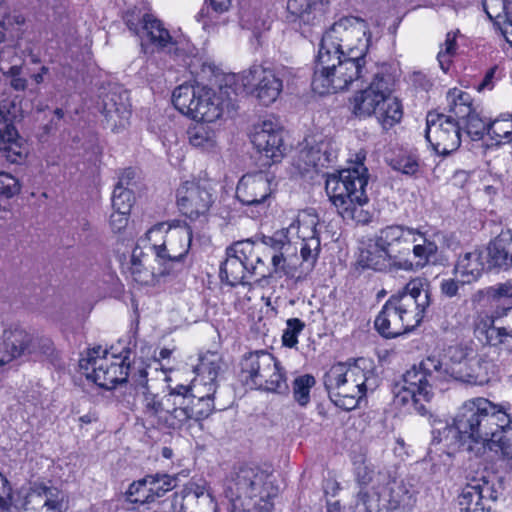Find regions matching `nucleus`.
<instances>
[{
  "mask_svg": "<svg viewBox=\"0 0 512 512\" xmlns=\"http://www.w3.org/2000/svg\"><path fill=\"white\" fill-rule=\"evenodd\" d=\"M369 44V27L364 19L345 16L334 22L319 44L313 91L319 95L337 93L363 79Z\"/></svg>",
  "mask_w": 512,
  "mask_h": 512,
  "instance_id": "obj_1",
  "label": "nucleus"
},
{
  "mask_svg": "<svg viewBox=\"0 0 512 512\" xmlns=\"http://www.w3.org/2000/svg\"><path fill=\"white\" fill-rule=\"evenodd\" d=\"M494 375V362L480 355L464 358L452 364L443 363L437 357L429 356L405 372L403 385L396 392L395 400L402 405L411 402L420 415H426L429 411L426 403L432 400L433 388L438 383L453 379L472 385H484Z\"/></svg>",
  "mask_w": 512,
  "mask_h": 512,
  "instance_id": "obj_2",
  "label": "nucleus"
},
{
  "mask_svg": "<svg viewBox=\"0 0 512 512\" xmlns=\"http://www.w3.org/2000/svg\"><path fill=\"white\" fill-rule=\"evenodd\" d=\"M511 424L512 404H495L477 397L458 408L452 425L438 430V441L478 455L489 443L497 445Z\"/></svg>",
  "mask_w": 512,
  "mask_h": 512,
  "instance_id": "obj_3",
  "label": "nucleus"
},
{
  "mask_svg": "<svg viewBox=\"0 0 512 512\" xmlns=\"http://www.w3.org/2000/svg\"><path fill=\"white\" fill-rule=\"evenodd\" d=\"M430 304L428 281L413 278L385 302L374 321L375 329L385 338L410 332L420 325Z\"/></svg>",
  "mask_w": 512,
  "mask_h": 512,
  "instance_id": "obj_4",
  "label": "nucleus"
},
{
  "mask_svg": "<svg viewBox=\"0 0 512 512\" xmlns=\"http://www.w3.org/2000/svg\"><path fill=\"white\" fill-rule=\"evenodd\" d=\"M368 178V169L363 163L327 177L326 193L342 218L360 224L370 222L371 214L364 209L369 202L366 194Z\"/></svg>",
  "mask_w": 512,
  "mask_h": 512,
  "instance_id": "obj_5",
  "label": "nucleus"
},
{
  "mask_svg": "<svg viewBox=\"0 0 512 512\" xmlns=\"http://www.w3.org/2000/svg\"><path fill=\"white\" fill-rule=\"evenodd\" d=\"M422 236L418 229L404 225H388L380 229L373 245L361 253L360 264L380 272H398L400 269H411L412 261L406 256L410 253L408 236Z\"/></svg>",
  "mask_w": 512,
  "mask_h": 512,
  "instance_id": "obj_6",
  "label": "nucleus"
},
{
  "mask_svg": "<svg viewBox=\"0 0 512 512\" xmlns=\"http://www.w3.org/2000/svg\"><path fill=\"white\" fill-rule=\"evenodd\" d=\"M323 382L330 400L337 407L353 410L367 389L375 384L372 363L365 358L350 364L337 363L324 374Z\"/></svg>",
  "mask_w": 512,
  "mask_h": 512,
  "instance_id": "obj_7",
  "label": "nucleus"
},
{
  "mask_svg": "<svg viewBox=\"0 0 512 512\" xmlns=\"http://www.w3.org/2000/svg\"><path fill=\"white\" fill-rule=\"evenodd\" d=\"M269 474L258 466H235L226 476L223 484V495L228 500L230 512H249L253 498H264L265 485Z\"/></svg>",
  "mask_w": 512,
  "mask_h": 512,
  "instance_id": "obj_8",
  "label": "nucleus"
},
{
  "mask_svg": "<svg viewBox=\"0 0 512 512\" xmlns=\"http://www.w3.org/2000/svg\"><path fill=\"white\" fill-rule=\"evenodd\" d=\"M146 238L151 243V249L156 255V261L162 267L160 275L181 269L182 260L188 253L192 232L185 230H172L166 223H158L149 229Z\"/></svg>",
  "mask_w": 512,
  "mask_h": 512,
  "instance_id": "obj_9",
  "label": "nucleus"
},
{
  "mask_svg": "<svg viewBox=\"0 0 512 512\" xmlns=\"http://www.w3.org/2000/svg\"><path fill=\"white\" fill-rule=\"evenodd\" d=\"M267 270L261 247L247 239L234 242L226 248V259L220 266L219 276L222 282L234 287L246 284V273L266 277Z\"/></svg>",
  "mask_w": 512,
  "mask_h": 512,
  "instance_id": "obj_10",
  "label": "nucleus"
},
{
  "mask_svg": "<svg viewBox=\"0 0 512 512\" xmlns=\"http://www.w3.org/2000/svg\"><path fill=\"white\" fill-rule=\"evenodd\" d=\"M107 349L101 346L87 351L86 356L80 358L79 367L88 380L106 390H111L127 381L130 366L125 364V359L120 362L108 358Z\"/></svg>",
  "mask_w": 512,
  "mask_h": 512,
  "instance_id": "obj_11",
  "label": "nucleus"
},
{
  "mask_svg": "<svg viewBox=\"0 0 512 512\" xmlns=\"http://www.w3.org/2000/svg\"><path fill=\"white\" fill-rule=\"evenodd\" d=\"M186 392L185 385L179 384L157 400L147 398L145 415L154 418L156 424L162 428L181 430L192 426L188 406L185 403Z\"/></svg>",
  "mask_w": 512,
  "mask_h": 512,
  "instance_id": "obj_12",
  "label": "nucleus"
},
{
  "mask_svg": "<svg viewBox=\"0 0 512 512\" xmlns=\"http://www.w3.org/2000/svg\"><path fill=\"white\" fill-rule=\"evenodd\" d=\"M500 481L494 475L481 473L469 479L458 497L461 512H491L499 497Z\"/></svg>",
  "mask_w": 512,
  "mask_h": 512,
  "instance_id": "obj_13",
  "label": "nucleus"
},
{
  "mask_svg": "<svg viewBox=\"0 0 512 512\" xmlns=\"http://www.w3.org/2000/svg\"><path fill=\"white\" fill-rule=\"evenodd\" d=\"M290 73L287 68L274 71L260 64H253L241 73L240 78L243 86L251 88L259 101L268 106L277 100L283 89V82Z\"/></svg>",
  "mask_w": 512,
  "mask_h": 512,
  "instance_id": "obj_14",
  "label": "nucleus"
},
{
  "mask_svg": "<svg viewBox=\"0 0 512 512\" xmlns=\"http://www.w3.org/2000/svg\"><path fill=\"white\" fill-rule=\"evenodd\" d=\"M425 138L439 155H449L461 145V126L453 118L436 111L426 116Z\"/></svg>",
  "mask_w": 512,
  "mask_h": 512,
  "instance_id": "obj_15",
  "label": "nucleus"
},
{
  "mask_svg": "<svg viewBox=\"0 0 512 512\" xmlns=\"http://www.w3.org/2000/svg\"><path fill=\"white\" fill-rule=\"evenodd\" d=\"M294 225L288 228L276 231L272 236H264L261 244L256 246L261 247V255L263 261L269 257L272 262V270L268 268L266 271L267 276L274 274L285 275L293 277L296 267L288 263V257L295 255L297 248L292 245L289 234L293 232Z\"/></svg>",
  "mask_w": 512,
  "mask_h": 512,
  "instance_id": "obj_16",
  "label": "nucleus"
},
{
  "mask_svg": "<svg viewBox=\"0 0 512 512\" xmlns=\"http://www.w3.org/2000/svg\"><path fill=\"white\" fill-rule=\"evenodd\" d=\"M213 202V187L209 181H187L177 189L178 208L191 221L205 218Z\"/></svg>",
  "mask_w": 512,
  "mask_h": 512,
  "instance_id": "obj_17",
  "label": "nucleus"
},
{
  "mask_svg": "<svg viewBox=\"0 0 512 512\" xmlns=\"http://www.w3.org/2000/svg\"><path fill=\"white\" fill-rule=\"evenodd\" d=\"M395 77L389 67L383 65L374 73L370 85L355 95L353 100V113L358 117L375 115L384 96L393 92Z\"/></svg>",
  "mask_w": 512,
  "mask_h": 512,
  "instance_id": "obj_18",
  "label": "nucleus"
},
{
  "mask_svg": "<svg viewBox=\"0 0 512 512\" xmlns=\"http://www.w3.org/2000/svg\"><path fill=\"white\" fill-rule=\"evenodd\" d=\"M276 187L272 172L258 171L242 176L236 188V197L244 205L265 207Z\"/></svg>",
  "mask_w": 512,
  "mask_h": 512,
  "instance_id": "obj_19",
  "label": "nucleus"
},
{
  "mask_svg": "<svg viewBox=\"0 0 512 512\" xmlns=\"http://www.w3.org/2000/svg\"><path fill=\"white\" fill-rule=\"evenodd\" d=\"M477 330L486 344L512 352V307H498L490 316L481 318Z\"/></svg>",
  "mask_w": 512,
  "mask_h": 512,
  "instance_id": "obj_20",
  "label": "nucleus"
},
{
  "mask_svg": "<svg viewBox=\"0 0 512 512\" xmlns=\"http://www.w3.org/2000/svg\"><path fill=\"white\" fill-rule=\"evenodd\" d=\"M36 337L18 326L5 329L0 324V366L25 354L38 355Z\"/></svg>",
  "mask_w": 512,
  "mask_h": 512,
  "instance_id": "obj_21",
  "label": "nucleus"
},
{
  "mask_svg": "<svg viewBox=\"0 0 512 512\" xmlns=\"http://www.w3.org/2000/svg\"><path fill=\"white\" fill-rule=\"evenodd\" d=\"M141 23L143 32L158 52L173 58H180L189 52L188 44L174 39L163 23L153 15L144 14Z\"/></svg>",
  "mask_w": 512,
  "mask_h": 512,
  "instance_id": "obj_22",
  "label": "nucleus"
},
{
  "mask_svg": "<svg viewBox=\"0 0 512 512\" xmlns=\"http://www.w3.org/2000/svg\"><path fill=\"white\" fill-rule=\"evenodd\" d=\"M275 360V357L265 350L244 354L239 363L241 382L250 388H256L264 381L263 378L274 369Z\"/></svg>",
  "mask_w": 512,
  "mask_h": 512,
  "instance_id": "obj_23",
  "label": "nucleus"
},
{
  "mask_svg": "<svg viewBox=\"0 0 512 512\" xmlns=\"http://www.w3.org/2000/svg\"><path fill=\"white\" fill-rule=\"evenodd\" d=\"M254 147L272 163H278L284 156L285 146L283 144L282 130L272 122H263L260 129H257L251 136Z\"/></svg>",
  "mask_w": 512,
  "mask_h": 512,
  "instance_id": "obj_24",
  "label": "nucleus"
},
{
  "mask_svg": "<svg viewBox=\"0 0 512 512\" xmlns=\"http://www.w3.org/2000/svg\"><path fill=\"white\" fill-rule=\"evenodd\" d=\"M102 113L112 131L125 127L131 115L127 91L116 88L107 92L102 99Z\"/></svg>",
  "mask_w": 512,
  "mask_h": 512,
  "instance_id": "obj_25",
  "label": "nucleus"
},
{
  "mask_svg": "<svg viewBox=\"0 0 512 512\" xmlns=\"http://www.w3.org/2000/svg\"><path fill=\"white\" fill-rule=\"evenodd\" d=\"M0 152L7 161L21 163L28 154L26 141L0 110Z\"/></svg>",
  "mask_w": 512,
  "mask_h": 512,
  "instance_id": "obj_26",
  "label": "nucleus"
},
{
  "mask_svg": "<svg viewBox=\"0 0 512 512\" xmlns=\"http://www.w3.org/2000/svg\"><path fill=\"white\" fill-rule=\"evenodd\" d=\"M487 270L508 271L512 269V231H502L489 242L485 249Z\"/></svg>",
  "mask_w": 512,
  "mask_h": 512,
  "instance_id": "obj_27",
  "label": "nucleus"
},
{
  "mask_svg": "<svg viewBox=\"0 0 512 512\" xmlns=\"http://www.w3.org/2000/svg\"><path fill=\"white\" fill-rule=\"evenodd\" d=\"M386 510H400L406 512L415 503V490L404 479L392 478L381 490Z\"/></svg>",
  "mask_w": 512,
  "mask_h": 512,
  "instance_id": "obj_28",
  "label": "nucleus"
},
{
  "mask_svg": "<svg viewBox=\"0 0 512 512\" xmlns=\"http://www.w3.org/2000/svg\"><path fill=\"white\" fill-rule=\"evenodd\" d=\"M223 368L224 362L218 353H205L200 356L199 363L194 369L197 377L192 384L195 388H208L210 394H215L218 387L217 378L223 372Z\"/></svg>",
  "mask_w": 512,
  "mask_h": 512,
  "instance_id": "obj_29",
  "label": "nucleus"
},
{
  "mask_svg": "<svg viewBox=\"0 0 512 512\" xmlns=\"http://www.w3.org/2000/svg\"><path fill=\"white\" fill-rule=\"evenodd\" d=\"M225 102L215 91L208 87H201L198 91L191 118L196 121L214 122L221 117Z\"/></svg>",
  "mask_w": 512,
  "mask_h": 512,
  "instance_id": "obj_30",
  "label": "nucleus"
},
{
  "mask_svg": "<svg viewBox=\"0 0 512 512\" xmlns=\"http://www.w3.org/2000/svg\"><path fill=\"white\" fill-rule=\"evenodd\" d=\"M65 498L62 490L40 483L31 488L27 502L40 506V512H63Z\"/></svg>",
  "mask_w": 512,
  "mask_h": 512,
  "instance_id": "obj_31",
  "label": "nucleus"
},
{
  "mask_svg": "<svg viewBox=\"0 0 512 512\" xmlns=\"http://www.w3.org/2000/svg\"><path fill=\"white\" fill-rule=\"evenodd\" d=\"M185 403L188 406V412L191 416L192 424H195L211 415L214 407L213 396L208 392V388H195L194 385H185Z\"/></svg>",
  "mask_w": 512,
  "mask_h": 512,
  "instance_id": "obj_32",
  "label": "nucleus"
},
{
  "mask_svg": "<svg viewBox=\"0 0 512 512\" xmlns=\"http://www.w3.org/2000/svg\"><path fill=\"white\" fill-rule=\"evenodd\" d=\"M482 6L490 20L502 24L501 32L512 47V0H483Z\"/></svg>",
  "mask_w": 512,
  "mask_h": 512,
  "instance_id": "obj_33",
  "label": "nucleus"
},
{
  "mask_svg": "<svg viewBox=\"0 0 512 512\" xmlns=\"http://www.w3.org/2000/svg\"><path fill=\"white\" fill-rule=\"evenodd\" d=\"M301 160L314 168L325 167L330 164L335 155L330 148V142L326 139L306 140V146L300 152Z\"/></svg>",
  "mask_w": 512,
  "mask_h": 512,
  "instance_id": "obj_34",
  "label": "nucleus"
},
{
  "mask_svg": "<svg viewBox=\"0 0 512 512\" xmlns=\"http://www.w3.org/2000/svg\"><path fill=\"white\" fill-rule=\"evenodd\" d=\"M485 269H487L485 250H475L461 255L454 270L463 278V282L470 283L478 280Z\"/></svg>",
  "mask_w": 512,
  "mask_h": 512,
  "instance_id": "obj_35",
  "label": "nucleus"
},
{
  "mask_svg": "<svg viewBox=\"0 0 512 512\" xmlns=\"http://www.w3.org/2000/svg\"><path fill=\"white\" fill-rule=\"evenodd\" d=\"M388 93L375 113V117L384 129H389L399 123L403 117V108L401 102Z\"/></svg>",
  "mask_w": 512,
  "mask_h": 512,
  "instance_id": "obj_36",
  "label": "nucleus"
},
{
  "mask_svg": "<svg viewBox=\"0 0 512 512\" xmlns=\"http://www.w3.org/2000/svg\"><path fill=\"white\" fill-rule=\"evenodd\" d=\"M211 122L197 121L187 130L189 143L202 150H211L216 146V132Z\"/></svg>",
  "mask_w": 512,
  "mask_h": 512,
  "instance_id": "obj_37",
  "label": "nucleus"
},
{
  "mask_svg": "<svg viewBox=\"0 0 512 512\" xmlns=\"http://www.w3.org/2000/svg\"><path fill=\"white\" fill-rule=\"evenodd\" d=\"M200 86L180 85L172 94L174 107L184 115L192 116Z\"/></svg>",
  "mask_w": 512,
  "mask_h": 512,
  "instance_id": "obj_38",
  "label": "nucleus"
},
{
  "mask_svg": "<svg viewBox=\"0 0 512 512\" xmlns=\"http://www.w3.org/2000/svg\"><path fill=\"white\" fill-rule=\"evenodd\" d=\"M382 498V492H371L360 489L354 504V512H385L386 506Z\"/></svg>",
  "mask_w": 512,
  "mask_h": 512,
  "instance_id": "obj_39",
  "label": "nucleus"
},
{
  "mask_svg": "<svg viewBox=\"0 0 512 512\" xmlns=\"http://www.w3.org/2000/svg\"><path fill=\"white\" fill-rule=\"evenodd\" d=\"M263 380L264 381L258 384L256 388L279 394L288 392L289 386L283 368L277 360L274 361V369H272Z\"/></svg>",
  "mask_w": 512,
  "mask_h": 512,
  "instance_id": "obj_40",
  "label": "nucleus"
},
{
  "mask_svg": "<svg viewBox=\"0 0 512 512\" xmlns=\"http://www.w3.org/2000/svg\"><path fill=\"white\" fill-rule=\"evenodd\" d=\"M126 382H129L130 386L135 390L136 396L142 397L144 405V413L147 412V398L158 399V396L149 391L148 386V373L144 367H140L137 370H133Z\"/></svg>",
  "mask_w": 512,
  "mask_h": 512,
  "instance_id": "obj_41",
  "label": "nucleus"
},
{
  "mask_svg": "<svg viewBox=\"0 0 512 512\" xmlns=\"http://www.w3.org/2000/svg\"><path fill=\"white\" fill-rule=\"evenodd\" d=\"M319 219L315 214L303 212L298 215L297 220L292 223L295 231L301 240H308L312 238H319L317 230Z\"/></svg>",
  "mask_w": 512,
  "mask_h": 512,
  "instance_id": "obj_42",
  "label": "nucleus"
},
{
  "mask_svg": "<svg viewBox=\"0 0 512 512\" xmlns=\"http://www.w3.org/2000/svg\"><path fill=\"white\" fill-rule=\"evenodd\" d=\"M146 476L154 501L177 486V478L166 473H155Z\"/></svg>",
  "mask_w": 512,
  "mask_h": 512,
  "instance_id": "obj_43",
  "label": "nucleus"
},
{
  "mask_svg": "<svg viewBox=\"0 0 512 512\" xmlns=\"http://www.w3.org/2000/svg\"><path fill=\"white\" fill-rule=\"evenodd\" d=\"M422 238H423V244H416L413 247V254L417 258V261L414 263L412 262V268L411 269H402L403 271H417L421 268H423L430 260V257L434 256L437 253L438 247L437 245L431 241L428 240L425 237V233L422 232Z\"/></svg>",
  "mask_w": 512,
  "mask_h": 512,
  "instance_id": "obj_44",
  "label": "nucleus"
},
{
  "mask_svg": "<svg viewBox=\"0 0 512 512\" xmlns=\"http://www.w3.org/2000/svg\"><path fill=\"white\" fill-rule=\"evenodd\" d=\"M286 9L288 21L295 22L299 20L308 24L313 19V4L310 0H288Z\"/></svg>",
  "mask_w": 512,
  "mask_h": 512,
  "instance_id": "obj_45",
  "label": "nucleus"
},
{
  "mask_svg": "<svg viewBox=\"0 0 512 512\" xmlns=\"http://www.w3.org/2000/svg\"><path fill=\"white\" fill-rule=\"evenodd\" d=\"M126 497L127 500L133 504H148L154 502L149 489L147 476L131 483L126 491Z\"/></svg>",
  "mask_w": 512,
  "mask_h": 512,
  "instance_id": "obj_46",
  "label": "nucleus"
},
{
  "mask_svg": "<svg viewBox=\"0 0 512 512\" xmlns=\"http://www.w3.org/2000/svg\"><path fill=\"white\" fill-rule=\"evenodd\" d=\"M20 183L10 173L0 171V210H5L8 200L20 192Z\"/></svg>",
  "mask_w": 512,
  "mask_h": 512,
  "instance_id": "obj_47",
  "label": "nucleus"
},
{
  "mask_svg": "<svg viewBox=\"0 0 512 512\" xmlns=\"http://www.w3.org/2000/svg\"><path fill=\"white\" fill-rule=\"evenodd\" d=\"M488 135L500 143L503 139L512 142V116L504 115L489 123Z\"/></svg>",
  "mask_w": 512,
  "mask_h": 512,
  "instance_id": "obj_48",
  "label": "nucleus"
},
{
  "mask_svg": "<svg viewBox=\"0 0 512 512\" xmlns=\"http://www.w3.org/2000/svg\"><path fill=\"white\" fill-rule=\"evenodd\" d=\"M315 378L310 374L301 375L293 382V395L295 401L306 406L310 401V389L315 385Z\"/></svg>",
  "mask_w": 512,
  "mask_h": 512,
  "instance_id": "obj_49",
  "label": "nucleus"
},
{
  "mask_svg": "<svg viewBox=\"0 0 512 512\" xmlns=\"http://www.w3.org/2000/svg\"><path fill=\"white\" fill-rule=\"evenodd\" d=\"M449 116H453L456 120H462L463 123L476 112V109L472 107L471 98L468 93L460 92L456 97L453 98V104L450 105Z\"/></svg>",
  "mask_w": 512,
  "mask_h": 512,
  "instance_id": "obj_50",
  "label": "nucleus"
},
{
  "mask_svg": "<svg viewBox=\"0 0 512 512\" xmlns=\"http://www.w3.org/2000/svg\"><path fill=\"white\" fill-rule=\"evenodd\" d=\"M488 126L489 123L477 111L464 122V129L472 140H480L485 133L488 134Z\"/></svg>",
  "mask_w": 512,
  "mask_h": 512,
  "instance_id": "obj_51",
  "label": "nucleus"
},
{
  "mask_svg": "<svg viewBox=\"0 0 512 512\" xmlns=\"http://www.w3.org/2000/svg\"><path fill=\"white\" fill-rule=\"evenodd\" d=\"M305 323L299 318H290L286 321V329L282 334L284 346L293 348L298 344V335L304 330Z\"/></svg>",
  "mask_w": 512,
  "mask_h": 512,
  "instance_id": "obj_52",
  "label": "nucleus"
},
{
  "mask_svg": "<svg viewBox=\"0 0 512 512\" xmlns=\"http://www.w3.org/2000/svg\"><path fill=\"white\" fill-rule=\"evenodd\" d=\"M458 33V30L456 32L451 31L447 33L444 43L445 48L441 49L437 55L439 65L444 72L448 71L451 62L450 58L456 52V37Z\"/></svg>",
  "mask_w": 512,
  "mask_h": 512,
  "instance_id": "obj_53",
  "label": "nucleus"
},
{
  "mask_svg": "<svg viewBox=\"0 0 512 512\" xmlns=\"http://www.w3.org/2000/svg\"><path fill=\"white\" fill-rule=\"evenodd\" d=\"M390 166L393 170L402 174L413 176L419 170L418 160L411 155H402L390 160Z\"/></svg>",
  "mask_w": 512,
  "mask_h": 512,
  "instance_id": "obj_54",
  "label": "nucleus"
},
{
  "mask_svg": "<svg viewBox=\"0 0 512 512\" xmlns=\"http://www.w3.org/2000/svg\"><path fill=\"white\" fill-rule=\"evenodd\" d=\"M320 250V238L302 240L300 254L303 262L307 263L310 267H314L318 260Z\"/></svg>",
  "mask_w": 512,
  "mask_h": 512,
  "instance_id": "obj_55",
  "label": "nucleus"
},
{
  "mask_svg": "<svg viewBox=\"0 0 512 512\" xmlns=\"http://www.w3.org/2000/svg\"><path fill=\"white\" fill-rule=\"evenodd\" d=\"M134 194L132 189H122L115 187L112 194V207L114 210H131L134 203Z\"/></svg>",
  "mask_w": 512,
  "mask_h": 512,
  "instance_id": "obj_56",
  "label": "nucleus"
},
{
  "mask_svg": "<svg viewBox=\"0 0 512 512\" xmlns=\"http://www.w3.org/2000/svg\"><path fill=\"white\" fill-rule=\"evenodd\" d=\"M13 488L9 480L0 473V511H7L13 507Z\"/></svg>",
  "mask_w": 512,
  "mask_h": 512,
  "instance_id": "obj_57",
  "label": "nucleus"
},
{
  "mask_svg": "<svg viewBox=\"0 0 512 512\" xmlns=\"http://www.w3.org/2000/svg\"><path fill=\"white\" fill-rule=\"evenodd\" d=\"M355 478L361 489L373 479V469L365 461L355 463Z\"/></svg>",
  "mask_w": 512,
  "mask_h": 512,
  "instance_id": "obj_58",
  "label": "nucleus"
},
{
  "mask_svg": "<svg viewBox=\"0 0 512 512\" xmlns=\"http://www.w3.org/2000/svg\"><path fill=\"white\" fill-rule=\"evenodd\" d=\"M492 299L512 298V283L507 281L492 286L487 291Z\"/></svg>",
  "mask_w": 512,
  "mask_h": 512,
  "instance_id": "obj_59",
  "label": "nucleus"
},
{
  "mask_svg": "<svg viewBox=\"0 0 512 512\" xmlns=\"http://www.w3.org/2000/svg\"><path fill=\"white\" fill-rule=\"evenodd\" d=\"M129 211L114 210L110 215V226L113 231L120 232L127 226Z\"/></svg>",
  "mask_w": 512,
  "mask_h": 512,
  "instance_id": "obj_60",
  "label": "nucleus"
},
{
  "mask_svg": "<svg viewBox=\"0 0 512 512\" xmlns=\"http://www.w3.org/2000/svg\"><path fill=\"white\" fill-rule=\"evenodd\" d=\"M135 171L132 168L125 169L119 176V180L115 187H121L122 189H132L135 185Z\"/></svg>",
  "mask_w": 512,
  "mask_h": 512,
  "instance_id": "obj_61",
  "label": "nucleus"
},
{
  "mask_svg": "<svg viewBox=\"0 0 512 512\" xmlns=\"http://www.w3.org/2000/svg\"><path fill=\"white\" fill-rule=\"evenodd\" d=\"M440 289L443 295L447 297H454L459 290L458 282L453 279H444L441 282Z\"/></svg>",
  "mask_w": 512,
  "mask_h": 512,
  "instance_id": "obj_62",
  "label": "nucleus"
},
{
  "mask_svg": "<svg viewBox=\"0 0 512 512\" xmlns=\"http://www.w3.org/2000/svg\"><path fill=\"white\" fill-rule=\"evenodd\" d=\"M37 345L39 346L38 355L49 356L53 352V343L49 338L46 337H36Z\"/></svg>",
  "mask_w": 512,
  "mask_h": 512,
  "instance_id": "obj_63",
  "label": "nucleus"
},
{
  "mask_svg": "<svg viewBox=\"0 0 512 512\" xmlns=\"http://www.w3.org/2000/svg\"><path fill=\"white\" fill-rule=\"evenodd\" d=\"M210 5L216 13H224L231 7V0H210Z\"/></svg>",
  "mask_w": 512,
  "mask_h": 512,
  "instance_id": "obj_64",
  "label": "nucleus"
}]
</instances>
